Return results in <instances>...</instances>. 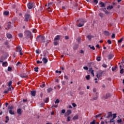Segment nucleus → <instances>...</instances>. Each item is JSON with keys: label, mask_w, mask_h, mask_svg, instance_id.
<instances>
[{"label": "nucleus", "mask_w": 124, "mask_h": 124, "mask_svg": "<svg viewBox=\"0 0 124 124\" xmlns=\"http://www.w3.org/2000/svg\"><path fill=\"white\" fill-rule=\"evenodd\" d=\"M30 15H26L25 21H26L27 22V21H29V20H30Z\"/></svg>", "instance_id": "obj_11"}, {"label": "nucleus", "mask_w": 124, "mask_h": 124, "mask_svg": "<svg viewBox=\"0 0 124 124\" xmlns=\"http://www.w3.org/2000/svg\"><path fill=\"white\" fill-rule=\"evenodd\" d=\"M99 116H101V114H98V115H96V118H98V117Z\"/></svg>", "instance_id": "obj_59"}, {"label": "nucleus", "mask_w": 124, "mask_h": 124, "mask_svg": "<svg viewBox=\"0 0 124 124\" xmlns=\"http://www.w3.org/2000/svg\"><path fill=\"white\" fill-rule=\"evenodd\" d=\"M9 114H10L11 115H15V113H14V111L12 110H9Z\"/></svg>", "instance_id": "obj_20"}, {"label": "nucleus", "mask_w": 124, "mask_h": 124, "mask_svg": "<svg viewBox=\"0 0 124 124\" xmlns=\"http://www.w3.org/2000/svg\"><path fill=\"white\" fill-rule=\"evenodd\" d=\"M35 52L36 54H39V50L38 49L36 50Z\"/></svg>", "instance_id": "obj_57"}, {"label": "nucleus", "mask_w": 124, "mask_h": 124, "mask_svg": "<svg viewBox=\"0 0 124 124\" xmlns=\"http://www.w3.org/2000/svg\"><path fill=\"white\" fill-rule=\"evenodd\" d=\"M117 122L118 123H122V119H119V120H117Z\"/></svg>", "instance_id": "obj_46"}, {"label": "nucleus", "mask_w": 124, "mask_h": 124, "mask_svg": "<svg viewBox=\"0 0 124 124\" xmlns=\"http://www.w3.org/2000/svg\"><path fill=\"white\" fill-rule=\"evenodd\" d=\"M99 4H100L101 5L100 7H101V8H103V7H104V8L102 9H103V11L105 12L106 14H108L109 12L108 11H106V8H105V4L103 2H100Z\"/></svg>", "instance_id": "obj_4"}, {"label": "nucleus", "mask_w": 124, "mask_h": 124, "mask_svg": "<svg viewBox=\"0 0 124 124\" xmlns=\"http://www.w3.org/2000/svg\"><path fill=\"white\" fill-rule=\"evenodd\" d=\"M11 22H9L8 23V28H9V29L11 28Z\"/></svg>", "instance_id": "obj_37"}, {"label": "nucleus", "mask_w": 124, "mask_h": 124, "mask_svg": "<svg viewBox=\"0 0 124 124\" xmlns=\"http://www.w3.org/2000/svg\"><path fill=\"white\" fill-rule=\"evenodd\" d=\"M18 35L19 37H20V38H23V37L24 36V35L22 33H18Z\"/></svg>", "instance_id": "obj_22"}, {"label": "nucleus", "mask_w": 124, "mask_h": 124, "mask_svg": "<svg viewBox=\"0 0 124 124\" xmlns=\"http://www.w3.org/2000/svg\"><path fill=\"white\" fill-rule=\"evenodd\" d=\"M31 94L32 96H35V91H31Z\"/></svg>", "instance_id": "obj_23"}, {"label": "nucleus", "mask_w": 124, "mask_h": 124, "mask_svg": "<svg viewBox=\"0 0 124 124\" xmlns=\"http://www.w3.org/2000/svg\"><path fill=\"white\" fill-rule=\"evenodd\" d=\"M16 51L19 53L20 56H23V53H22V48L20 46H17L16 47Z\"/></svg>", "instance_id": "obj_7"}, {"label": "nucleus", "mask_w": 124, "mask_h": 124, "mask_svg": "<svg viewBox=\"0 0 124 124\" xmlns=\"http://www.w3.org/2000/svg\"><path fill=\"white\" fill-rule=\"evenodd\" d=\"M96 60L97 62H100L101 61V56H98L96 58Z\"/></svg>", "instance_id": "obj_21"}, {"label": "nucleus", "mask_w": 124, "mask_h": 124, "mask_svg": "<svg viewBox=\"0 0 124 124\" xmlns=\"http://www.w3.org/2000/svg\"><path fill=\"white\" fill-rule=\"evenodd\" d=\"M12 70V68L11 67H8V71H11Z\"/></svg>", "instance_id": "obj_43"}, {"label": "nucleus", "mask_w": 124, "mask_h": 124, "mask_svg": "<svg viewBox=\"0 0 124 124\" xmlns=\"http://www.w3.org/2000/svg\"><path fill=\"white\" fill-rule=\"evenodd\" d=\"M96 47H97V48H100V46H99V45H97L96 46Z\"/></svg>", "instance_id": "obj_64"}, {"label": "nucleus", "mask_w": 124, "mask_h": 124, "mask_svg": "<svg viewBox=\"0 0 124 124\" xmlns=\"http://www.w3.org/2000/svg\"><path fill=\"white\" fill-rule=\"evenodd\" d=\"M78 119H79V115L78 114L75 115L73 117V120H74L75 121V120H78Z\"/></svg>", "instance_id": "obj_12"}, {"label": "nucleus", "mask_w": 124, "mask_h": 124, "mask_svg": "<svg viewBox=\"0 0 124 124\" xmlns=\"http://www.w3.org/2000/svg\"><path fill=\"white\" fill-rule=\"evenodd\" d=\"M86 22H87V21L82 19L81 22L77 25V27H78V28H81V27H83L84 26V24H85V23H86Z\"/></svg>", "instance_id": "obj_6"}, {"label": "nucleus", "mask_w": 124, "mask_h": 124, "mask_svg": "<svg viewBox=\"0 0 124 124\" xmlns=\"http://www.w3.org/2000/svg\"><path fill=\"white\" fill-rule=\"evenodd\" d=\"M91 124H95V122L94 121H93L91 123Z\"/></svg>", "instance_id": "obj_63"}, {"label": "nucleus", "mask_w": 124, "mask_h": 124, "mask_svg": "<svg viewBox=\"0 0 124 124\" xmlns=\"http://www.w3.org/2000/svg\"><path fill=\"white\" fill-rule=\"evenodd\" d=\"M97 78H99L100 77H102V73H100L99 74H97L96 75Z\"/></svg>", "instance_id": "obj_18"}, {"label": "nucleus", "mask_w": 124, "mask_h": 124, "mask_svg": "<svg viewBox=\"0 0 124 124\" xmlns=\"http://www.w3.org/2000/svg\"><path fill=\"white\" fill-rule=\"evenodd\" d=\"M120 73H121L122 74L123 73H124V69H122L121 70H120Z\"/></svg>", "instance_id": "obj_55"}, {"label": "nucleus", "mask_w": 124, "mask_h": 124, "mask_svg": "<svg viewBox=\"0 0 124 124\" xmlns=\"http://www.w3.org/2000/svg\"><path fill=\"white\" fill-rule=\"evenodd\" d=\"M53 44H54V45H55V46H57V45H58V42L54 41Z\"/></svg>", "instance_id": "obj_41"}, {"label": "nucleus", "mask_w": 124, "mask_h": 124, "mask_svg": "<svg viewBox=\"0 0 124 124\" xmlns=\"http://www.w3.org/2000/svg\"><path fill=\"white\" fill-rule=\"evenodd\" d=\"M83 69H85V70H88L89 69V68H88L87 66H84Z\"/></svg>", "instance_id": "obj_44"}, {"label": "nucleus", "mask_w": 124, "mask_h": 124, "mask_svg": "<svg viewBox=\"0 0 124 124\" xmlns=\"http://www.w3.org/2000/svg\"><path fill=\"white\" fill-rule=\"evenodd\" d=\"M34 69V71H35V72H38V67H35Z\"/></svg>", "instance_id": "obj_39"}, {"label": "nucleus", "mask_w": 124, "mask_h": 124, "mask_svg": "<svg viewBox=\"0 0 124 124\" xmlns=\"http://www.w3.org/2000/svg\"><path fill=\"white\" fill-rule=\"evenodd\" d=\"M72 106L73 107H76V106H77V105H76L75 103H73Z\"/></svg>", "instance_id": "obj_52"}, {"label": "nucleus", "mask_w": 124, "mask_h": 124, "mask_svg": "<svg viewBox=\"0 0 124 124\" xmlns=\"http://www.w3.org/2000/svg\"><path fill=\"white\" fill-rule=\"evenodd\" d=\"M17 114L21 115V114H22V109H21V108H18L17 110Z\"/></svg>", "instance_id": "obj_17"}, {"label": "nucleus", "mask_w": 124, "mask_h": 124, "mask_svg": "<svg viewBox=\"0 0 124 124\" xmlns=\"http://www.w3.org/2000/svg\"><path fill=\"white\" fill-rule=\"evenodd\" d=\"M64 113H65V110L64 109H62V114H64Z\"/></svg>", "instance_id": "obj_54"}, {"label": "nucleus", "mask_w": 124, "mask_h": 124, "mask_svg": "<svg viewBox=\"0 0 124 124\" xmlns=\"http://www.w3.org/2000/svg\"><path fill=\"white\" fill-rule=\"evenodd\" d=\"M55 104H59L60 103V100H59V99H57L55 101Z\"/></svg>", "instance_id": "obj_36"}, {"label": "nucleus", "mask_w": 124, "mask_h": 124, "mask_svg": "<svg viewBox=\"0 0 124 124\" xmlns=\"http://www.w3.org/2000/svg\"><path fill=\"white\" fill-rule=\"evenodd\" d=\"M93 92L96 93V89L95 88L93 89Z\"/></svg>", "instance_id": "obj_58"}, {"label": "nucleus", "mask_w": 124, "mask_h": 124, "mask_svg": "<svg viewBox=\"0 0 124 124\" xmlns=\"http://www.w3.org/2000/svg\"><path fill=\"white\" fill-rule=\"evenodd\" d=\"M112 116H113V118L111 119H110L109 123H114L115 122V121H114V119L117 118V114L114 113L113 114L112 112H109L108 113V116L107 117L108 119H109L110 117H112Z\"/></svg>", "instance_id": "obj_1"}, {"label": "nucleus", "mask_w": 124, "mask_h": 124, "mask_svg": "<svg viewBox=\"0 0 124 124\" xmlns=\"http://www.w3.org/2000/svg\"><path fill=\"white\" fill-rule=\"evenodd\" d=\"M23 102H27V101H28L27 99H23Z\"/></svg>", "instance_id": "obj_61"}, {"label": "nucleus", "mask_w": 124, "mask_h": 124, "mask_svg": "<svg viewBox=\"0 0 124 124\" xmlns=\"http://www.w3.org/2000/svg\"><path fill=\"white\" fill-rule=\"evenodd\" d=\"M89 47H90V49H92V50H95V48L94 47V46H91V45H89Z\"/></svg>", "instance_id": "obj_31"}, {"label": "nucleus", "mask_w": 124, "mask_h": 124, "mask_svg": "<svg viewBox=\"0 0 124 124\" xmlns=\"http://www.w3.org/2000/svg\"><path fill=\"white\" fill-rule=\"evenodd\" d=\"M36 31H37V30H36V29H33L32 32L35 33Z\"/></svg>", "instance_id": "obj_48"}, {"label": "nucleus", "mask_w": 124, "mask_h": 124, "mask_svg": "<svg viewBox=\"0 0 124 124\" xmlns=\"http://www.w3.org/2000/svg\"><path fill=\"white\" fill-rule=\"evenodd\" d=\"M8 91H4V93H5V94H6V93H8Z\"/></svg>", "instance_id": "obj_60"}, {"label": "nucleus", "mask_w": 124, "mask_h": 124, "mask_svg": "<svg viewBox=\"0 0 124 124\" xmlns=\"http://www.w3.org/2000/svg\"><path fill=\"white\" fill-rule=\"evenodd\" d=\"M56 73H59L60 74H61V73H62V72H61V71H58V70H56Z\"/></svg>", "instance_id": "obj_50"}, {"label": "nucleus", "mask_w": 124, "mask_h": 124, "mask_svg": "<svg viewBox=\"0 0 124 124\" xmlns=\"http://www.w3.org/2000/svg\"><path fill=\"white\" fill-rule=\"evenodd\" d=\"M37 63H42V61H37Z\"/></svg>", "instance_id": "obj_53"}, {"label": "nucleus", "mask_w": 124, "mask_h": 124, "mask_svg": "<svg viewBox=\"0 0 124 124\" xmlns=\"http://www.w3.org/2000/svg\"><path fill=\"white\" fill-rule=\"evenodd\" d=\"M123 40H124V38H121L119 40H118V43H121V42H122Z\"/></svg>", "instance_id": "obj_35"}, {"label": "nucleus", "mask_w": 124, "mask_h": 124, "mask_svg": "<svg viewBox=\"0 0 124 124\" xmlns=\"http://www.w3.org/2000/svg\"><path fill=\"white\" fill-rule=\"evenodd\" d=\"M12 90H13V87L12 86H9L8 91L9 92V91H12Z\"/></svg>", "instance_id": "obj_27"}, {"label": "nucleus", "mask_w": 124, "mask_h": 124, "mask_svg": "<svg viewBox=\"0 0 124 124\" xmlns=\"http://www.w3.org/2000/svg\"><path fill=\"white\" fill-rule=\"evenodd\" d=\"M24 35L27 38H31V32L29 31H26L24 32Z\"/></svg>", "instance_id": "obj_3"}, {"label": "nucleus", "mask_w": 124, "mask_h": 124, "mask_svg": "<svg viewBox=\"0 0 124 124\" xmlns=\"http://www.w3.org/2000/svg\"><path fill=\"white\" fill-rule=\"evenodd\" d=\"M86 79L87 80H90V79H91V76H90V75H88L87 76H86Z\"/></svg>", "instance_id": "obj_24"}, {"label": "nucleus", "mask_w": 124, "mask_h": 124, "mask_svg": "<svg viewBox=\"0 0 124 124\" xmlns=\"http://www.w3.org/2000/svg\"><path fill=\"white\" fill-rule=\"evenodd\" d=\"M40 39L42 41V42H44V41H45V38L43 36H40Z\"/></svg>", "instance_id": "obj_15"}, {"label": "nucleus", "mask_w": 124, "mask_h": 124, "mask_svg": "<svg viewBox=\"0 0 124 124\" xmlns=\"http://www.w3.org/2000/svg\"><path fill=\"white\" fill-rule=\"evenodd\" d=\"M108 44H112V41H111L110 40H108Z\"/></svg>", "instance_id": "obj_47"}, {"label": "nucleus", "mask_w": 124, "mask_h": 124, "mask_svg": "<svg viewBox=\"0 0 124 124\" xmlns=\"http://www.w3.org/2000/svg\"><path fill=\"white\" fill-rule=\"evenodd\" d=\"M89 71L90 72H91L92 76L93 77V76H94V73H93V68H90L89 69Z\"/></svg>", "instance_id": "obj_10"}, {"label": "nucleus", "mask_w": 124, "mask_h": 124, "mask_svg": "<svg viewBox=\"0 0 124 124\" xmlns=\"http://www.w3.org/2000/svg\"><path fill=\"white\" fill-rule=\"evenodd\" d=\"M71 113H72V112L71 111V110H70V109L67 110L66 112L64 114L65 117H66V116H68L69 115H70V114H71Z\"/></svg>", "instance_id": "obj_8"}, {"label": "nucleus", "mask_w": 124, "mask_h": 124, "mask_svg": "<svg viewBox=\"0 0 124 124\" xmlns=\"http://www.w3.org/2000/svg\"><path fill=\"white\" fill-rule=\"evenodd\" d=\"M14 108V106H11L8 107V109L9 110H12V109H13Z\"/></svg>", "instance_id": "obj_29"}, {"label": "nucleus", "mask_w": 124, "mask_h": 124, "mask_svg": "<svg viewBox=\"0 0 124 124\" xmlns=\"http://www.w3.org/2000/svg\"><path fill=\"white\" fill-rule=\"evenodd\" d=\"M105 35H109V33L108 31H104Z\"/></svg>", "instance_id": "obj_26"}, {"label": "nucleus", "mask_w": 124, "mask_h": 124, "mask_svg": "<svg viewBox=\"0 0 124 124\" xmlns=\"http://www.w3.org/2000/svg\"><path fill=\"white\" fill-rule=\"evenodd\" d=\"M87 38L89 40H91V39H92V38H93V36H92V35H88V36H87Z\"/></svg>", "instance_id": "obj_32"}, {"label": "nucleus", "mask_w": 124, "mask_h": 124, "mask_svg": "<svg viewBox=\"0 0 124 124\" xmlns=\"http://www.w3.org/2000/svg\"><path fill=\"white\" fill-rule=\"evenodd\" d=\"M4 15H6V16H7L9 14V12L8 11H5L4 13Z\"/></svg>", "instance_id": "obj_33"}, {"label": "nucleus", "mask_w": 124, "mask_h": 124, "mask_svg": "<svg viewBox=\"0 0 124 124\" xmlns=\"http://www.w3.org/2000/svg\"><path fill=\"white\" fill-rule=\"evenodd\" d=\"M47 93H51V92H52V91H53V89L51 88H49L47 89Z\"/></svg>", "instance_id": "obj_28"}, {"label": "nucleus", "mask_w": 124, "mask_h": 124, "mask_svg": "<svg viewBox=\"0 0 124 124\" xmlns=\"http://www.w3.org/2000/svg\"><path fill=\"white\" fill-rule=\"evenodd\" d=\"M93 2L96 3V4H97V3H98V1L97 0H93Z\"/></svg>", "instance_id": "obj_45"}, {"label": "nucleus", "mask_w": 124, "mask_h": 124, "mask_svg": "<svg viewBox=\"0 0 124 124\" xmlns=\"http://www.w3.org/2000/svg\"><path fill=\"white\" fill-rule=\"evenodd\" d=\"M11 85H12V81H9V82L8 84V87H12L11 86Z\"/></svg>", "instance_id": "obj_34"}, {"label": "nucleus", "mask_w": 124, "mask_h": 124, "mask_svg": "<svg viewBox=\"0 0 124 124\" xmlns=\"http://www.w3.org/2000/svg\"><path fill=\"white\" fill-rule=\"evenodd\" d=\"M67 122H70V119H71V118L70 117V116H68L67 117Z\"/></svg>", "instance_id": "obj_42"}, {"label": "nucleus", "mask_w": 124, "mask_h": 124, "mask_svg": "<svg viewBox=\"0 0 124 124\" xmlns=\"http://www.w3.org/2000/svg\"><path fill=\"white\" fill-rule=\"evenodd\" d=\"M42 61L44 63H47V62H48V60L45 57L43 58Z\"/></svg>", "instance_id": "obj_13"}, {"label": "nucleus", "mask_w": 124, "mask_h": 124, "mask_svg": "<svg viewBox=\"0 0 124 124\" xmlns=\"http://www.w3.org/2000/svg\"><path fill=\"white\" fill-rule=\"evenodd\" d=\"M115 34H112V35H111V38H115Z\"/></svg>", "instance_id": "obj_56"}, {"label": "nucleus", "mask_w": 124, "mask_h": 124, "mask_svg": "<svg viewBox=\"0 0 124 124\" xmlns=\"http://www.w3.org/2000/svg\"><path fill=\"white\" fill-rule=\"evenodd\" d=\"M34 5H35V3L34 2H29L28 3L27 6L29 9H31L33 7H34Z\"/></svg>", "instance_id": "obj_5"}, {"label": "nucleus", "mask_w": 124, "mask_h": 124, "mask_svg": "<svg viewBox=\"0 0 124 124\" xmlns=\"http://www.w3.org/2000/svg\"><path fill=\"white\" fill-rule=\"evenodd\" d=\"M52 5H53V4H52V3H48V5H45V6L46 7V11H48V12H52V9H51Z\"/></svg>", "instance_id": "obj_2"}, {"label": "nucleus", "mask_w": 124, "mask_h": 124, "mask_svg": "<svg viewBox=\"0 0 124 124\" xmlns=\"http://www.w3.org/2000/svg\"><path fill=\"white\" fill-rule=\"evenodd\" d=\"M116 69H117V67L115 66V67H113L112 68V71H115V70H116Z\"/></svg>", "instance_id": "obj_38"}, {"label": "nucleus", "mask_w": 124, "mask_h": 124, "mask_svg": "<svg viewBox=\"0 0 124 124\" xmlns=\"http://www.w3.org/2000/svg\"><path fill=\"white\" fill-rule=\"evenodd\" d=\"M2 66H3L4 67H6V66H7V65H8V63H7V62H3L2 63Z\"/></svg>", "instance_id": "obj_14"}, {"label": "nucleus", "mask_w": 124, "mask_h": 124, "mask_svg": "<svg viewBox=\"0 0 124 124\" xmlns=\"http://www.w3.org/2000/svg\"><path fill=\"white\" fill-rule=\"evenodd\" d=\"M41 88H44L45 87V84H43L42 85H40Z\"/></svg>", "instance_id": "obj_51"}, {"label": "nucleus", "mask_w": 124, "mask_h": 124, "mask_svg": "<svg viewBox=\"0 0 124 124\" xmlns=\"http://www.w3.org/2000/svg\"><path fill=\"white\" fill-rule=\"evenodd\" d=\"M110 96H111L110 93H108L106 94L105 96H104V98H105V99H107V98H108V97H110Z\"/></svg>", "instance_id": "obj_9"}, {"label": "nucleus", "mask_w": 124, "mask_h": 124, "mask_svg": "<svg viewBox=\"0 0 124 124\" xmlns=\"http://www.w3.org/2000/svg\"><path fill=\"white\" fill-rule=\"evenodd\" d=\"M60 37V35H58L57 36H56L55 37L54 39V41H56V40H59Z\"/></svg>", "instance_id": "obj_16"}, {"label": "nucleus", "mask_w": 124, "mask_h": 124, "mask_svg": "<svg viewBox=\"0 0 124 124\" xmlns=\"http://www.w3.org/2000/svg\"><path fill=\"white\" fill-rule=\"evenodd\" d=\"M107 9H108V10H109V9H113V6L111 5L108 6Z\"/></svg>", "instance_id": "obj_25"}, {"label": "nucleus", "mask_w": 124, "mask_h": 124, "mask_svg": "<svg viewBox=\"0 0 124 124\" xmlns=\"http://www.w3.org/2000/svg\"><path fill=\"white\" fill-rule=\"evenodd\" d=\"M6 35H7V37L8 38H12V35L10 33H7Z\"/></svg>", "instance_id": "obj_19"}, {"label": "nucleus", "mask_w": 124, "mask_h": 124, "mask_svg": "<svg viewBox=\"0 0 124 124\" xmlns=\"http://www.w3.org/2000/svg\"><path fill=\"white\" fill-rule=\"evenodd\" d=\"M64 79H66V80H68V77H67V76H64Z\"/></svg>", "instance_id": "obj_49"}, {"label": "nucleus", "mask_w": 124, "mask_h": 124, "mask_svg": "<svg viewBox=\"0 0 124 124\" xmlns=\"http://www.w3.org/2000/svg\"><path fill=\"white\" fill-rule=\"evenodd\" d=\"M52 107H55V108H57V107H58V105H53L52 106Z\"/></svg>", "instance_id": "obj_62"}, {"label": "nucleus", "mask_w": 124, "mask_h": 124, "mask_svg": "<svg viewBox=\"0 0 124 124\" xmlns=\"http://www.w3.org/2000/svg\"><path fill=\"white\" fill-rule=\"evenodd\" d=\"M103 13H100L99 14V16H100V17H101V18H102L103 17Z\"/></svg>", "instance_id": "obj_40"}, {"label": "nucleus", "mask_w": 124, "mask_h": 124, "mask_svg": "<svg viewBox=\"0 0 124 124\" xmlns=\"http://www.w3.org/2000/svg\"><path fill=\"white\" fill-rule=\"evenodd\" d=\"M20 77H21V78H28V76H25V75H20Z\"/></svg>", "instance_id": "obj_30"}]
</instances>
